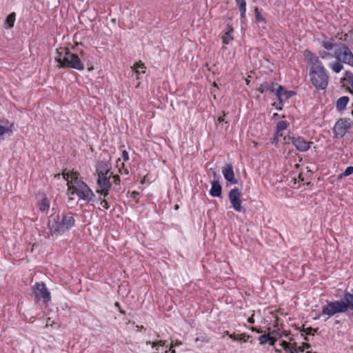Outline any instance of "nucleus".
Returning <instances> with one entry per match:
<instances>
[{"label": "nucleus", "instance_id": "obj_1", "mask_svg": "<svg viewBox=\"0 0 353 353\" xmlns=\"http://www.w3.org/2000/svg\"><path fill=\"white\" fill-rule=\"evenodd\" d=\"M63 179L68 181V196L77 194L80 199L88 202L94 201L95 194L88 185L79 178V174L76 172H66L65 170L62 172Z\"/></svg>", "mask_w": 353, "mask_h": 353}, {"label": "nucleus", "instance_id": "obj_2", "mask_svg": "<svg viewBox=\"0 0 353 353\" xmlns=\"http://www.w3.org/2000/svg\"><path fill=\"white\" fill-rule=\"evenodd\" d=\"M75 220L71 213L63 214H52L48 218V228L53 235H61L74 225Z\"/></svg>", "mask_w": 353, "mask_h": 353}, {"label": "nucleus", "instance_id": "obj_3", "mask_svg": "<svg viewBox=\"0 0 353 353\" xmlns=\"http://www.w3.org/2000/svg\"><path fill=\"white\" fill-rule=\"evenodd\" d=\"M55 61L60 65V68H73L77 70H83L84 64L80 57L71 52L68 48H59L57 50Z\"/></svg>", "mask_w": 353, "mask_h": 353}, {"label": "nucleus", "instance_id": "obj_4", "mask_svg": "<svg viewBox=\"0 0 353 353\" xmlns=\"http://www.w3.org/2000/svg\"><path fill=\"white\" fill-rule=\"evenodd\" d=\"M310 80L313 85L318 90H324L328 85V75L324 67L310 69Z\"/></svg>", "mask_w": 353, "mask_h": 353}, {"label": "nucleus", "instance_id": "obj_5", "mask_svg": "<svg viewBox=\"0 0 353 353\" xmlns=\"http://www.w3.org/2000/svg\"><path fill=\"white\" fill-rule=\"evenodd\" d=\"M334 57L337 61L353 67V54L345 44H341L334 51Z\"/></svg>", "mask_w": 353, "mask_h": 353}, {"label": "nucleus", "instance_id": "obj_6", "mask_svg": "<svg viewBox=\"0 0 353 353\" xmlns=\"http://www.w3.org/2000/svg\"><path fill=\"white\" fill-rule=\"evenodd\" d=\"M346 312V307L343 301H336L333 302H327V304L323 307L322 314L327 315L329 317L336 313H342Z\"/></svg>", "mask_w": 353, "mask_h": 353}, {"label": "nucleus", "instance_id": "obj_7", "mask_svg": "<svg viewBox=\"0 0 353 353\" xmlns=\"http://www.w3.org/2000/svg\"><path fill=\"white\" fill-rule=\"evenodd\" d=\"M111 176H112L110 175L98 176L97 181L98 186L96 190L97 193L103 195L104 197L108 196L111 188V183L110 181Z\"/></svg>", "mask_w": 353, "mask_h": 353}, {"label": "nucleus", "instance_id": "obj_8", "mask_svg": "<svg viewBox=\"0 0 353 353\" xmlns=\"http://www.w3.org/2000/svg\"><path fill=\"white\" fill-rule=\"evenodd\" d=\"M353 124L350 119H341L334 125V132L336 137L342 138Z\"/></svg>", "mask_w": 353, "mask_h": 353}, {"label": "nucleus", "instance_id": "obj_9", "mask_svg": "<svg viewBox=\"0 0 353 353\" xmlns=\"http://www.w3.org/2000/svg\"><path fill=\"white\" fill-rule=\"evenodd\" d=\"M228 196L232 208L237 212H242L243 207L241 206V192L237 188L232 189L229 192Z\"/></svg>", "mask_w": 353, "mask_h": 353}, {"label": "nucleus", "instance_id": "obj_10", "mask_svg": "<svg viewBox=\"0 0 353 353\" xmlns=\"http://www.w3.org/2000/svg\"><path fill=\"white\" fill-rule=\"evenodd\" d=\"M111 168L112 164L110 163V158L108 159H105L103 160L97 161L96 164V171L97 176H112V172L110 171Z\"/></svg>", "mask_w": 353, "mask_h": 353}, {"label": "nucleus", "instance_id": "obj_11", "mask_svg": "<svg viewBox=\"0 0 353 353\" xmlns=\"http://www.w3.org/2000/svg\"><path fill=\"white\" fill-rule=\"evenodd\" d=\"M32 288L37 298H42L45 302L50 299V292L43 283H36Z\"/></svg>", "mask_w": 353, "mask_h": 353}, {"label": "nucleus", "instance_id": "obj_12", "mask_svg": "<svg viewBox=\"0 0 353 353\" xmlns=\"http://www.w3.org/2000/svg\"><path fill=\"white\" fill-rule=\"evenodd\" d=\"M289 139L296 148L301 152H305L310 148L311 142L306 141L303 137H289Z\"/></svg>", "mask_w": 353, "mask_h": 353}, {"label": "nucleus", "instance_id": "obj_13", "mask_svg": "<svg viewBox=\"0 0 353 353\" xmlns=\"http://www.w3.org/2000/svg\"><path fill=\"white\" fill-rule=\"evenodd\" d=\"M222 174L227 181L231 184L237 183L235 179L233 167L231 164H226L222 168Z\"/></svg>", "mask_w": 353, "mask_h": 353}, {"label": "nucleus", "instance_id": "obj_14", "mask_svg": "<svg viewBox=\"0 0 353 353\" xmlns=\"http://www.w3.org/2000/svg\"><path fill=\"white\" fill-rule=\"evenodd\" d=\"M278 86H280V85H278L276 83L265 81V82H263L260 84L259 87L258 88V90L261 93H263L265 92H269L270 93H273V92L276 93V90Z\"/></svg>", "mask_w": 353, "mask_h": 353}, {"label": "nucleus", "instance_id": "obj_15", "mask_svg": "<svg viewBox=\"0 0 353 353\" xmlns=\"http://www.w3.org/2000/svg\"><path fill=\"white\" fill-rule=\"evenodd\" d=\"M307 57L310 56L308 59V63L310 65V69H316L323 67L322 63L319 61V58L316 56H313L309 51L305 52Z\"/></svg>", "mask_w": 353, "mask_h": 353}, {"label": "nucleus", "instance_id": "obj_16", "mask_svg": "<svg viewBox=\"0 0 353 353\" xmlns=\"http://www.w3.org/2000/svg\"><path fill=\"white\" fill-rule=\"evenodd\" d=\"M341 82H345L343 85H346L349 92L353 94V74L351 72H346L345 77L341 79Z\"/></svg>", "mask_w": 353, "mask_h": 353}, {"label": "nucleus", "instance_id": "obj_17", "mask_svg": "<svg viewBox=\"0 0 353 353\" xmlns=\"http://www.w3.org/2000/svg\"><path fill=\"white\" fill-rule=\"evenodd\" d=\"M293 94L294 92L285 90L281 85L278 86L276 90V95L280 101L283 100V97H285V99H288Z\"/></svg>", "mask_w": 353, "mask_h": 353}, {"label": "nucleus", "instance_id": "obj_18", "mask_svg": "<svg viewBox=\"0 0 353 353\" xmlns=\"http://www.w3.org/2000/svg\"><path fill=\"white\" fill-rule=\"evenodd\" d=\"M221 190L222 188L219 181L214 180L212 183L210 194L214 197H220L221 196Z\"/></svg>", "mask_w": 353, "mask_h": 353}, {"label": "nucleus", "instance_id": "obj_19", "mask_svg": "<svg viewBox=\"0 0 353 353\" xmlns=\"http://www.w3.org/2000/svg\"><path fill=\"white\" fill-rule=\"evenodd\" d=\"M343 303L346 307V312L349 310H353V294L345 292L343 295Z\"/></svg>", "mask_w": 353, "mask_h": 353}, {"label": "nucleus", "instance_id": "obj_20", "mask_svg": "<svg viewBox=\"0 0 353 353\" xmlns=\"http://www.w3.org/2000/svg\"><path fill=\"white\" fill-rule=\"evenodd\" d=\"M348 101H349V98H348V97H346V96L341 97L339 99H338V100L336 101V108L337 110H339V111L343 110L345 108Z\"/></svg>", "mask_w": 353, "mask_h": 353}, {"label": "nucleus", "instance_id": "obj_21", "mask_svg": "<svg viewBox=\"0 0 353 353\" xmlns=\"http://www.w3.org/2000/svg\"><path fill=\"white\" fill-rule=\"evenodd\" d=\"M232 32L233 28L228 26L227 32H225L222 37L223 43L229 44L233 40V37L232 36Z\"/></svg>", "mask_w": 353, "mask_h": 353}, {"label": "nucleus", "instance_id": "obj_22", "mask_svg": "<svg viewBox=\"0 0 353 353\" xmlns=\"http://www.w3.org/2000/svg\"><path fill=\"white\" fill-rule=\"evenodd\" d=\"M50 208V200L46 197H43L41 201L39 208L41 212H46Z\"/></svg>", "mask_w": 353, "mask_h": 353}, {"label": "nucleus", "instance_id": "obj_23", "mask_svg": "<svg viewBox=\"0 0 353 353\" xmlns=\"http://www.w3.org/2000/svg\"><path fill=\"white\" fill-rule=\"evenodd\" d=\"M288 122L285 121H280L276 125V135L282 136L281 132L288 128Z\"/></svg>", "mask_w": 353, "mask_h": 353}, {"label": "nucleus", "instance_id": "obj_24", "mask_svg": "<svg viewBox=\"0 0 353 353\" xmlns=\"http://www.w3.org/2000/svg\"><path fill=\"white\" fill-rule=\"evenodd\" d=\"M16 14L14 12L10 13L6 19V24L8 25V28H11L14 26L15 21Z\"/></svg>", "mask_w": 353, "mask_h": 353}, {"label": "nucleus", "instance_id": "obj_25", "mask_svg": "<svg viewBox=\"0 0 353 353\" xmlns=\"http://www.w3.org/2000/svg\"><path fill=\"white\" fill-rule=\"evenodd\" d=\"M330 68L332 69L334 72L338 73L343 70V66L341 63L336 61L330 63Z\"/></svg>", "mask_w": 353, "mask_h": 353}, {"label": "nucleus", "instance_id": "obj_26", "mask_svg": "<svg viewBox=\"0 0 353 353\" xmlns=\"http://www.w3.org/2000/svg\"><path fill=\"white\" fill-rule=\"evenodd\" d=\"M322 46L326 50H332L334 48V43H333L332 39H330L329 41H323L322 42Z\"/></svg>", "mask_w": 353, "mask_h": 353}, {"label": "nucleus", "instance_id": "obj_27", "mask_svg": "<svg viewBox=\"0 0 353 353\" xmlns=\"http://www.w3.org/2000/svg\"><path fill=\"white\" fill-rule=\"evenodd\" d=\"M316 331L317 329H314L311 327H307L306 329H303L302 330L303 333L301 334V335H314V333L316 332Z\"/></svg>", "mask_w": 353, "mask_h": 353}, {"label": "nucleus", "instance_id": "obj_28", "mask_svg": "<svg viewBox=\"0 0 353 353\" xmlns=\"http://www.w3.org/2000/svg\"><path fill=\"white\" fill-rule=\"evenodd\" d=\"M353 173V166L347 167L345 171L340 174V178L346 177L351 175Z\"/></svg>", "mask_w": 353, "mask_h": 353}, {"label": "nucleus", "instance_id": "obj_29", "mask_svg": "<svg viewBox=\"0 0 353 353\" xmlns=\"http://www.w3.org/2000/svg\"><path fill=\"white\" fill-rule=\"evenodd\" d=\"M105 197L103 196L102 198L101 196L99 197L100 204L101 206V208H103L105 210H108L110 208V205L108 202V201L105 199Z\"/></svg>", "mask_w": 353, "mask_h": 353}, {"label": "nucleus", "instance_id": "obj_30", "mask_svg": "<svg viewBox=\"0 0 353 353\" xmlns=\"http://www.w3.org/2000/svg\"><path fill=\"white\" fill-rule=\"evenodd\" d=\"M270 340V334H263L259 337V341L260 342V344L263 345L265 343H267L268 341Z\"/></svg>", "mask_w": 353, "mask_h": 353}, {"label": "nucleus", "instance_id": "obj_31", "mask_svg": "<svg viewBox=\"0 0 353 353\" xmlns=\"http://www.w3.org/2000/svg\"><path fill=\"white\" fill-rule=\"evenodd\" d=\"M166 343V341H163V340H160L157 342H151V341H148L147 342V344H150L152 345V347H156L157 345H159V346H164Z\"/></svg>", "mask_w": 353, "mask_h": 353}, {"label": "nucleus", "instance_id": "obj_32", "mask_svg": "<svg viewBox=\"0 0 353 353\" xmlns=\"http://www.w3.org/2000/svg\"><path fill=\"white\" fill-rule=\"evenodd\" d=\"M281 345L283 347V348L286 351H290L291 347H292V343H288L285 341H282L281 343Z\"/></svg>", "mask_w": 353, "mask_h": 353}, {"label": "nucleus", "instance_id": "obj_33", "mask_svg": "<svg viewBox=\"0 0 353 353\" xmlns=\"http://www.w3.org/2000/svg\"><path fill=\"white\" fill-rule=\"evenodd\" d=\"M7 132L12 133V130L8 127H5L0 125V136H2Z\"/></svg>", "mask_w": 353, "mask_h": 353}, {"label": "nucleus", "instance_id": "obj_34", "mask_svg": "<svg viewBox=\"0 0 353 353\" xmlns=\"http://www.w3.org/2000/svg\"><path fill=\"white\" fill-rule=\"evenodd\" d=\"M238 338H239V341H243V342H247L248 340L250 338V336L247 335L245 333H243L240 335L238 336Z\"/></svg>", "mask_w": 353, "mask_h": 353}, {"label": "nucleus", "instance_id": "obj_35", "mask_svg": "<svg viewBox=\"0 0 353 353\" xmlns=\"http://www.w3.org/2000/svg\"><path fill=\"white\" fill-rule=\"evenodd\" d=\"M241 18L242 19L245 18V11H246V7L242 6L241 8H239Z\"/></svg>", "mask_w": 353, "mask_h": 353}, {"label": "nucleus", "instance_id": "obj_36", "mask_svg": "<svg viewBox=\"0 0 353 353\" xmlns=\"http://www.w3.org/2000/svg\"><path fill=\"white\" fill-rule=\"evenodd\" d=\"M289 352L290 353H299L296 343H292V347Z\"/></svg>", "mask_w": 353, "mask_h": 353}, {"label": "nucleus", "instance_id": "obj_37", "mask_svg": "<svg viewBox=\"0 0 353 353\" xmlns=\"http://www.w3.org/2000/svg\"><path fill=\"white\" fill-rule=\"evenodd\" d=\"M235 1L239 8H241L242 6L246 7V2L245 0H235Z\"/></svg>", "mask_w": 353, "mask_h": 353}, {"label": "nucleus", "instance_id": "obj_38", "mask_svg": "<svg viewBox=\"0 0 353 353\" xmlns=\"http://www.w3.org/2000/svg\"><path fill=\"white\" fill-rule=\"evenodd\" d=\"M255 13H256V19L257 21H261L263 19V18L262 17V16L260 14L259 12V10L257 8H255Z\"/></svg>", "mask_w": 353, "mask_h": 353}, {"label": "nucleus", "instance_id": "obj_39", "mask_svg": "<svg viewBox=\"0 0 353 353\" xmlns=\"http://www.w3.org/2000/svg\"><path fill=\"white\" fill-rule=\"evenodd\" d=\"M113 179H114V183L116 184V185H118L119 184L121 180H120V177L119 175L116 174V175H112Z\"/></svg>", "mask_w": 353, "mask_h": 353}, {"label": "nucleus", "instance_id": "obj_40", "mask_svg": "<svg viewBox=\"0 0 353 353\" xmlns=\"http://www.w3.org/2000/svg\"><path fill=\"white\" fill-rule=\"evenodd\" d=\"M122 157L125 161H127L129 159L128 153L126 150H123Z\"/></svg>", "mask_w": 353, "mask_h": 353}, {"label": "nucleus", "instance_id": "obj_41", "mask_svg": "<svg viewBox=\"0 0 353 353\" xmlns=\"http://www.w3.org/2000/svg\"><path fill=\"white\" fill-rule=\"evenodd\" d=\"M276 341V339L275 337L270 336V340L268 341V343L270 345H274L275 344Z\"/></svg>", "mask_w": 353, "mask_h": 353}, {"label": "nucleus", "instance_id": "obj_42", "mask_svg": "<svg viewBox=\"0 0 353 353\" xmlns=\"http://www.w3.org/2000/svg\"><path fill=\"white\" fill-rule=\"evenodd\" d=\"M75 204V202L73 199V198L69 196L68 201V205L72 208Z\"/></svg>", "mask_w": 353, "mask_h": 353}, {"label": "nucleus", "instance_id": "obj_43", "mask_svg": "<svg viewBox=\"0 0 353 353\" xmlns=\"http://www.w3.org/2000/svg\"><path fill=\"white\" fill-rule=\"evenodd\" d=\"M134 68L136 69H139V68H144L145 67H144V64L141 61H139L134 65Z\"/></svg>", "mask_w": 353, "mask_h": 353}, {"label": "nucleus", "instance_id": "obj_44", "mask_svg": "<svg viewBox=\"0 0 353 353\" xmlns=\"http://www.w3.org/2000/svg\"><path fill=\"white\" fill-rule=\"evenodd\" d=\"M320 55L322 58H326L327 57L330 56V54L325 51H321L320 52Z\"/></svg>", "mask_w": 353, "mask_h": 353}, {"label": "nucleus", "instance_id": "obj_45", "mask_svg": "<svg viewBox=\"0 0 353 353\" xmlns=\"http://www.w3.org/2000/svg\"><path fill=\"white\" fill-rule=\"evenodd\" d=\"M229 337L230 339H232V340H234V341H238L239 340L238 336H236L234 334H230Z\"/></svg>", "mask_w": 353, "mask_h": 353}, {"label": "nucleus", "instance_id": "obj_46", "mask_svg": "<svg viewBox=\"0 0 353 353\" xmlns=\"http://www.w3.org/2000/svg\"><path fill=\"white\" fill-rule=\"evenodd\" d=\"M173 347H174V341H172L171 342V346L170 347V351L171 353H175L176 352L175 350L173 349Z\"/></svg>", "mask_w": 353, "mask_h": 353}, {"label": "nucleus", "instance_id": "obj_47", "mask_svg": "<svg viewBox=\"0 0 353 353\" xmlns=\"http://www.w3.org/2000/svg\"><path fill=\"white\" fill-rule=\"evenodd\" d=\"M302 345L304 347V349H309L311 347L310 344L307 343H303Z\"/></svg>", "mask_w": 353, "mask_h": 353}, {"label": "nucleus", "instance_id": "obj_48", "mask_svg": "<svg viewBox=\"0 0 353 353\" xmlns=\"http://www.w3.org/2000/svg\"><path fill=\"white\" fill-rule=\"evenodd\" d=\"M52 324H53V321H51L50 318H48L47 323H46V326H49V325L52 326Z\"/></svg>", "mask_w": 353, "mask_h": 353}, {"label": "nucleus", "instance_id": "obj_49", "mask_svg": "<svg viewBox=\"0 0 353 353\" xmlns=\"http://www.w3.org/2000/svg\"><path fill=\"white\" fill-rule=\"evenodd\" d=\"M248 321L250 323H254V317L253 316H250L248 318Z\"/></svg>", "mask_w": 353, "mask_h": 353}, {"label": "nucleus", "instance_id": "obj_50", "mask_svg": "<svg viewBox=\"0 0 353 353\" xmlns=\"http://www.w3.org/2000/svg\"><path fill=\"white\" fill-rule=\"evenodd\" d=\"M251 330H252V331H255V332H258V333H262V332H263L261 330H259V329H257V328H256V327H251Z\"/></svg>", "mask_w": 353, "mask_h": 353}, {"label": "nucleus", "instance_id": "obj_51", "mask_svg": "<svg viewBox=\"0 0 353 353\" xmlns=\"http://www.w3.org/2000/svg\"><path fill=\"white\" fill-rule=\"evenodd\" d=\"M297 349H298V352H303L304 351V347H303V345H301V346H297Z\"/></svg>", "mask_w": 353, "mask_h": 353}, {"label": "nucleus", "instance_id": "obj_52", "mask_svg": "<svg viewBox=\"0 0 353 353\" xmlns=\"http://www.w3.org/2000/svg\"><path fill=\"white\" fill-rule=\"evenodd\" d=\"M181 344H182L181 342L179 341H176L175 342L174 341V346H175V345H180Z\"/></svg>", "mask_w": 353, "mask_h": 353}, {"label": "nucleus", "instance_id": "obj_53", "mask_svg": "<svg viewBox=\"0 0 353 353\" xmlns=\"http://www.w3.org/2000/svg\"><path fill=\"white\" fill-rule=\"evenodd\" d=\"M223 121H224V118H223V117H219L218 118V121H219V123H221V122H223Z\"/></svg>", "mask_w": 353, "mask_h": 353}, {"label": "nucleus", "instance_id": "obj_54", "mask_svg": "<svg viewBox=\"0 0 353 353\" xmlns=\"http://www.w3.org/2000/svg\"><path fill=\"white\" fill-rule=\"evenodd\" d=\"M119 312L121 314H125V311L122 310L121 308L119 309Z\"/></svg>", "mask_w": 353, "mask_h": 353}, {"label": "nucleus", "instance_id": "obj_55", "mask_svg": "<svg viewBox=\"0 0 353 353\" xmlns=\"http://www.w3.org/2000/svg\"><path fill=\"white\" fill-rule=\"evenodd\" d=\"M115 307H118V309H120L121 307H120V304L118 303V302H116L115 304H114Z\"/></svg>", "mask_w": 353, "mask_h": 353}, {"label": "nucleus", "instance_id": "obj_56", "mask_svg": "<svg viewBox=\"0 0 353 353\" xmlns=\"http://www.w3.org/2000/svg\"><path fill=\"white\" fill-rule=\"evenodd\" d=\"M270 334H277V331H276V330H273Z\"/></svg>", "mask_w": 353, "mask_h": 353}, {"label": "nucleus", "instance_id": "obj_57", "mask_svg": "<svg viewBox=\"0 0 353 353\" xmlns=\"http://www.w3.org/2000/svg\"><path fill=\"white\" fill-rule=\"evenodd\" d=\"M224 334H225V335H228V336H229V335H230V334H229V332H228V331H225V332H224Z\"/></svg>", "mask_w": 353, "mask_h": 353}, {"label": "nucleus", "instance_id": "obj_58", "mask_svg": "<svg viewBox=\"0 0 353 353\" xmlns=\"http://www.w3.org/2000/svg\"><path fill=\"white\" fill-rule=\"evenodd\" d=\"M124 173H125V174H128V170L125 169V170H124Z\"/></svg>", "mask_w": 353, "mask_h": 353}, {"label": "nucleus", "instance_id": "obj_59", "mask_svg": "<svg viewBox=\"0 0 353 353\" xmlns=\"http://www.w3.org/2000/svg\"><path fill=\"white\" fill-rule=\"evenodd\" d=\"M174 208H175V210H177V209L179 208L178 205H176L174 206Z\"/></svg>", "mask_w": 353, "mask_h": 353}, {"label": "nucleus", "instance_id": "obj_60", "mask_svg": "<svg viewBox=\"0 0 353 353\" xmlns=\"http://www.w3.org/2000/svg\"><path fill=\"white\" fill-rule=\"evenodd\" d=\"M304 339H305V340H307V341L308 340L306 336H304Z\"/></svg>", "mask_w": 353, "mask_h": 353}, {"label": "nucleus", "instance_id": "obj_61", "mask_svg": "<svg viewBox=\"0 0 353 353\" xmlns=\"http://www.w3.org/2000/svg\"><path fill=\"white\" fill-rule=\"evenodd\" d=\"M213 174H214V176H216V172H213Z\"/></svg>", "mask_w": 353, "mask_h": 353}, {"label": "nucleus", "instance_id": "obj_62", "mask_svg": "<svg viewBox=\"0 0 353 353\" xmlns=\"http://www.w3.org/2000/svg\"><path fill=\"white\" fill-rule=\"evenodd\" d=\"M201 341H205L204 340V339H201Z\"/></svg>", "mask_w": 353, "mask_h": 353}, {"label": "nucleus", "instance_id": "obj_63", "mask_svg": "<svg viewBox=\"0 0 353 353\" xmlns=\"http://www.w3.org/2000/svg\"><path fill=\"white\" fill-rule=\"evenodd\" d=\"M157 351H158V349H157ZM155 353H158V352H155Z\"/></svg>", "mask_w": 353, "mask_h": 353}, {"label": "nucleus", "instance_id": "obj_64", "mask_svg": "<svg viewBox=\"0 0 353 353\" xmlns=\"http://www.w3.org/2000/svg\"><path fill=\"white\" fill-rule=\"evenodd\" d=\"M352 114H353V110H352Z\"/></svg>", "mask_w": 353, "mask_h": 353}]
</instances>
